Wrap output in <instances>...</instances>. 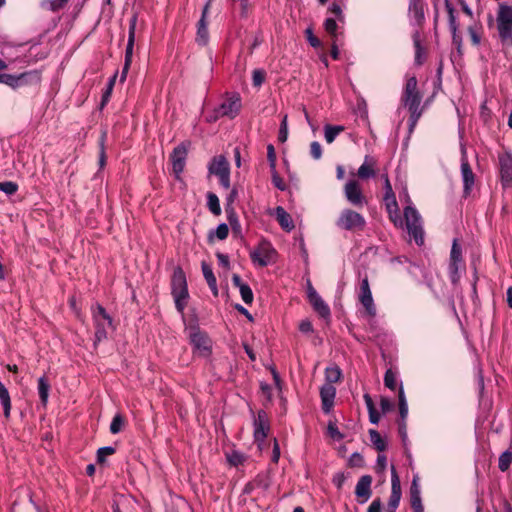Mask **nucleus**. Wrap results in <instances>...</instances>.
I'll return each instance as SVG.
<instances>
[{
	"instance_id": "1",
	"label": "nucleus",
	"mask_w": 512,
	"mask_h": 512,
	"mask_svg": "<svg viewBox=\"0 0 512 512\" xmlns=\"http://www.w3.org/2000/svg\"><path fill=\"white\" fill-rule=\"evenodd\" d=\"M406 201L408 205L404 208V221L400 217L399 210L388 213V216L396 227H403L405 224L409 235L418 246H421L424 243L422 219L417 209L412 205L408 194H406Z\"/></svg>"
},
{
	"instance_id": "2",
	"label": "nucleus",
	"mask_w": 512,
	"mask_h": 512,
	"mask_svg": "<svg viewBox=\"0 0 512 512\" xmlns=\"http://www.w3.org/2000/svg\"><path fill=\"white\" fill-rule=\"evenodd\" d=\"M417 78L413 75L407 77L405 86L402 91L400 102L410 112L409 131L412 132L422 115L420 103L422 96L417 89Z\"/></svg>"
},
{
	"instance_id": "3",
	"label": "nucleus",
	"mask_w": 512,
	"mask_h": 512,
	"mask_svg": "<svg viewBox=\"0 0 512 512\" xmlns=\"http://www.w3.org/2000/svg\"><path fill=\"white\" fill-rule=\"evenodd\" d=\"M171 295L173 296L175 308L180 314H184L189 300L186 275L181 267H176L171 278Z\"/></svg>"
},
{
	"instance_id": "4",
	"label": "nucleus",
	"mask_w": 512,
	"mask_h": 512,
	"mask_svg": "<svg viewBox=\"0 0 512 512\" xmlns=\"http://www.w3.org/2000/svg\"><path fill=\"white\" fill-rule=\"evenodd\" d=\"M92 320L95 328V339L93 346L96 349L98 344L108 338L109 329L115 330L113 318L107 313L106 309L96 304L92 306Z\"/></svg>"
},
{
	"instance_id": "5",
	"label": "nucleus",
	"mask_w": 512,
	"mask_h": 512,
	"mask_svg": "<svg viewBox=\"0 0 512 512\" xmlns=\"http://www.w3.org/2000/svg\"><path fill=\"white\" fill-rule=\"evenodd\" d=\"M336 226L345 231H362L366 226V220L360 213L346 208L340 212Z\"/></svg>"
},
{
	"instance_id": "6",
	"label": "nucleus",
	"mask_w": 512,
	"mask_h": 512,
	"mask_svg": "<svg viewBox=\"0 0 512 512\" xmlns=\"http://www.w3.org/2000/svg\"><path fill=\"white\" fill-rule=\"evenodd\" d=\"M193 353L199 357L207 358L212 353V341L205 331L199 327H192L189 333Z\"/></svg>"
},
{
	"instance_id": "7",
	"label": "nucleus",
	"mask_w": 512,
	"mask_h": 512,
	"mask_svg": "<svg viewBox=\"0 0 512 512\" xmlns=\"http://www.w3.org/2000/svg\"><path fill=\"white\" fill-rule=\"evenodd\" d=\"M208 172L219 178V183L223 188L230 187V165L225 156H214L208 164Z\"/></svg>"
},
{
	"instance_id": "8",
	"label": "nucleus",
	"mask_w": 512,
	"mask_h": 512,
	"mask_svg": "<svg viewBox=\"0 0 512 512\" xmlns=\"http://www.w3.org/2000/svg\"><path fill=\"white\" fill-rule=\"evenodd\" d=\"M276 250L268 241H261L259 246L250 252V259L253 264L260 267H266L273 263L276 256Z\"/></svg>"
},
{
	"instance_id": "9",
	"label": "nucleus",
	"mask_w": 512,
	"mask_h": 512,
	"mask_svg": "<svg viewBox=\"0 0 512 512\" xmlns=\"http://www.w3.org/2000/svg\"><path fill=\"white\" fill-rule=\"evenodd\" d=\"M242 100L238 92L226 93L224 101L217 107L218 116L234 119L241 110Z\"/></svg>"
},
{
	"instance_id": "10",
	"label": "nucleus",
	"mask_w": 512,
	"mask_h": 512,
	"mask_svg": "<svg viewBox=\"0 0 512 512\" xmlns=\"http://www.w3.org/2000/svg\"><path fill=\"white\" fill-rule=\"evenodd\" d=\"M497 29L502 40L512 36V6L500 4L497 14Z\"/></svg>"
},
{
	"instance_id": "11",
	"label": "nucleus",
	"mask_w": 512,
	"mask_h": 512,
	"mask_svg": "<svg viewBox=\"0 0 512 512\" xmlns=\"http://www.w3.org/2000/svg\"><path fill=\"white\" fill-rule=\"evenodd\" d=\"M358 298L364 307L363 316H376V306L373 301L372 293L369 286L368 278L365 277L361 280L359 287Z\"/></svg>"
},
{
	"instance_id": "12",
	"label": "nucleus",
	"mask_w": 512,
	"mask_h": 512,
	"mask_svg": "<svg viewBox=\"0 0 512 512\" xmlns=\"http://www.w3.org/2000/svg\"><path fill=\"white\" fill-rule=\"evenodd\" d=\"M187 155L188 144L185 142H182L179 145H177L170 154L172 170L177 179L180 178V175L184 171Z\"/></svg>"
},
{
	"instance_id": "13",
	"label": "nucleus",
	"mask_w": 512,
	"mask_h": 512,
	"mask_svg": "<svg viewBox=\"0 0 512 512\" xmlns=\"http://www.w3.org/2000/svg\"><path fill=\"white\" fill-rule=\"evenodd\" d=\"M344 195L347 201L354 207L361 208L367 204V200L362 193L360 184L354 179H350L345 184Z\"/></svg>"
},
{
	"instance_id": "14",
	"label": "nucleus",
	"mask_w": 512,
	"mask_h": 512,
	"mask_svg": "<svg viewBox=\"0 0 512 512\" xmlns=\"http://www.w3.org/2000/svg\"><path fill=\"white\" fill-rule=\"evenodd\" d=\"M253 428V436L255 442L260 446L262 443H264L270 430L268 415L264 410H259L257 412V416L253 421Z\"/></svg>"
},
{
	"instance_id": "15",
	"label": "nucleus",
	"mask_w": 512,
	"mask_h": 512,
	"mask_svg": "<svg viewBox=\"0 0 512 512\" xmlns=\"http://www.w3.org/2000/svg\"><path fill=\"white\" fill-rule=\"evenodd\" d=\"M307 298L312 308L320 317L327 319L331 315V311L326 302L321 298L318 292L314 289L311 282H307Z\"/></svg>"
},
{
	"instance_id": "16",
	"label": "nucleus",
	"mask_w": 512,
	"mask_h": 512,
	"mask_svg": "<svg viewBox=\"0 0 512 512\" xmlns=\"http://www.w3.org/2000/svg\"><path fill=\"white\" fill-rule=\"evenodd\" d=\"M39 74L36 71L24 72L19 75L4 74L3 84L11 88H18L31 81H38Z\"/></svg>"
},
{
	"instance_id": "17",
	"label": "nucleus",
	"mask_w": 512,
	"mask_h": 512,
	"mask_svg": "<svg viewBox=\"0 0 512 512\" xmlns=\"http://www.w3.org/2000/svg\"><path fill=\"white\" fill-rule=\"evenodd\" d=\"M461 176L463 181V194L469 196L474 186L475 176L463 151L461 158Z\"/></svg>"
},
{
	"instance_id": "18",
	"label": "nucleus",
	"mask_w": 512,
	"mask_h": 512,
	"mask_svg": "<svg viewBox=\"0 0 512 512\" xmlns=\"http://www.w3.org/2000/svg\"><path fill=\"white\" fill-rule=\"evenodd\" d=\"M500 176L503 187L512 185V154L504 153L499 156Z\"/></svg>"
},
{
	"instance_id": "19",
	"label": "nucleus",
	"mask_w": 512,
	"mask_h": 512,
	"mask_svg": "<svg viewBox=\"0 0 512 512\" xmlns=\"http://www.w3.org/2000/svg\"><path fill=\"white\" fill-rule=\"evenodd\" d=\"M210 2H208L203 10L201 18L199 19L197 23V33H196V43L200 46L207 45L209 41V32H208V22H207V15L209 10Z\"/></svg>"
},
{
	"instance_id": "20",
	"label": "nucleus",
	"mask_w": 512,
	"mask_h": 512,
	"mask_svg": "<svg viewBox=\"0 0 512 512\" xmlns=\"http://www.w3.org/2000/svg\"><path fill=\"white\" fill-rule=\"evenodd\" d=\"M445 7H446V10L448 13V24H449V29L452 34V43L459 50L461 47V44H462V37L458 31L459 25H458V22L455 17V13H454L455 10H454V7L452 6V4L448 0L445 1Z\"/></svg>"
},
{
	"instance_id": "21",
	"label": "nucleus",
	"mask_w": 512,
	"mask_h": 512,
	"mask_svg": "<svg viewBox=\"0 0 512 512\" xmlns=\"http://www.w3.org/2000/svg\"><path fill=\"white\" fill-rule=\"evenodd\" d=\"M336 396V388L331 384H324L320 388V398L322 402V410L328 414L334 406V399Z\"/></svg>"
},
{
	"instance_id": "22",
	"label": "nucleus",
	"mask_w": 512,
	"mask_h": 512,
	"mask_svg": "<svg viewBox=\"0 0 512 512\" xmlns=\"http://www.w3.org/2000/svg\"><path fill=\"white\" fill-rule=\"evenodd\" d=\"M136 25H137V15L134 14L129 20L128 41H127V45H126L125 60H124V62H127V63L132 62L133 48H134V43H135Z\"/></svg>"
},
{
	"instance_id": "23",
	"label": "nucleus",
	"mask_w": 512,
	"mask_h": 512,
	"mask_svg": "<svg viewBox=\"0 0 512 512\" xmlns=\"http://www.w3.org/2000/svg\"><path fill=\"white\" fill-rule=\"evenodd\" d=\"M275 217L283 230L290 232L295 228L292 217L282 206L275 208Z\"/></svg>"
},
{
	"instance_id": "24",
	"label": "nucleus",
	"mask_w": 512,
	"mask_h": 512,
	"mask_svg": "<svg viewBox=\"0 0 512 512\" xmlns=\"http://www.w3.org/2000/svg\"><path fill=\"white\" fill-rule=\"evenodd\" d=\"M402 496L401 482H392L391 495L389 497L386 512H395Z\"/></svg>"
},
{
	"instance_id": "25",
	"label": "nucleus",
	"mask_w": 512,
	"mask_h": 512,
	"mask_svg": "<svg viewBox=\"0 0 512 512\" xmlns=\"http://www.w3.org/2000/svg\"><path fill=\"white\" fill-rule=\"evenodd\" d=\"M410 505L414 512H424L421 491L418 482H412L410 487Z\"/></svg>"
},
{
	"instance_id": "26",
	"label": "nucleus",
	"mask_w": 512,
	"mask_h": 512,
	"mask_svg": "<svg viewBox=\"0 0 512 512\" xmlns=\"http://www.w3.org/2000/svg\"><path fill=\"white\" fill-rule=\"evenodd\" d=\"M375 160L370 157L366 156L364 163L358 168L357 175L360 179L366 180L369 178H373L376 175V172L374 170Z\"/></svg>"
},
{
	"instance_id": "27",
	"label": "nucleus",
	"mask_w": 512,
	"mask_h": 512,
	"mask_svg": "<svg viewBox=\"0 0 512 512\" xmlns=\"http://www.w3.org/2000/svg\"><path fill=\"white\" fill-rule=\"evenodd\" d=\"M202 273L203 276L212 292V294L216 297L218 296V287H217V280L213 273V270L209 264L206 262H202Z\"/></svg>"
},
{
	"instance_id": "28",
	"label": "nucleus",
	"mask_w": 512,
	"mask_h": 512,
	"mask_svg": "<svg viewBox=\"0 0 512 512\" xmlns=\"http://www.w3.org/2000/svg\"><path fill=\"white\" fill-rule=\"evenodd\" d=\"M371 482H357L356 488H355V495L357 498V501L360 504H363L369 500L372 494Z\"/></svg>"
},
{
	"instance_id": "29",
	"label": "nucleus",
	"mask_w": 512,
	"mask_h": 512,
	"mask_svg": "<svg viewBox=\"0 0 512 512\" xmlns=\"http://www.w3.org/2000/svg\"><path fill=\"white\" fill-rule=\"evenodd\" d=\"M344 126L342 125H330L326 124L324 126V137L327 143L331 144L336 137L344 131Z\"/></svg>"
},
{
	"instance_id": "30",
	"label": "nucleus",
	"mask_w": 512,
	"mask_h": 512,
	"mask_svg": "<svg viewBox=\"0 0 512 512\" xmlns=\"http://www.w3.org/2000/svg\"><path fill=\"white\" fill-rule=\"evenodd\" d=\"M464 269V262H449V278L453 285H456L461 277V270Z\"/></svg>"
},
{
	"instance_id": "31",
	"label": "nucleus",
	"mask_w": 512,
	"mask_h": 512,
	"mask_svg": "<svg viewBox=\"0 0 512 512\" xmlns=\"http://www.w3.org/2000/svg\"><path fill=\"white\" fill-rule=\"evenodd\" d=\"M49 391H50V384L48 383L47 379L44 376L40 377L38 379V394L40 397L41 404L43 406L47 405Z\"/></svg>"
},
{
	"instance_id": "32",
	"label": "nucleus",
	"mask_w": 512,
	"mask_h": 512,
	"mask_svg": "<svg viewBox=\"0 0 512 512\" xmlns=\"http://www.w3.org/2000/svg\"><path fill=\"white\" fill-rule=\"evenodd\" d=\"M226 459L228 463L234 467L243 466L247 461V457L243 453L236 450L226 453Z\"/></svg>"
},
{
	"instance_id": "33",
	"label": "nucleus",
	"mask_w": 512,
	"mask_h": 512,
	"mask_svg": "<svg viewBox=\"0 0 512 512\" xmlns=\"http://www.w3.org/2000/svg\"><path fill=\"white\" fill-rule=\"evenodd\" d=\"M342 377V371L338 366L327 367L325 370L326 384L333 385L340 381Z\"/></svg>"
},
{
	"instance_id": "34",
	"label": "nucleus",
	"mask_w": 512,
	"mask_h": 512,
	"mask_svg": "<svg viewBox=\"0 0 512 512\" xmlns=\"http://www.w3.org/2000/svg\"><path fill=\"white\" fill-rule=\"evenodd\" d=\"M398 405H399V414H400V420L399 421H406L407 415H408V404L406 401L405 393L403 386L401 385L398 392Z\"/></svg>"
},
{
	"instance_id": "35",
	"label": "nucleus",
	"mask_w": 512,
	"mask_h": 512,
	"mask_svg": "<svg viewBox=\"0 0 512 512\" xmlns=\"http://www.w3.org/2000/svg\"><path fill=\"white\" fill-rule=\"evenodd\" d=\"M369 437H370V441L372 442V444L374 445V447L376 448L377 451L383 452L386 449L387 443L382 438V436L380 435V433L378 431H376L374 429H370Z\"/></svg>"
},
{
	"instance_id": "36",
	"label": "nucleus",
	"mask_w": 512,
	"mask_h": 512,
	"mask_svg": "<svg viewBox=\"0 0 512 512\" xmlns=\"http://www.w3.org/2000/svg\"><path fill=\"white\" fill-rule=\"evenodd\" d=\"M207 207L210 212L216 216L221 214L220 201L218 196L213 192L207 193Z\"/></svg>"
},
{
	"instance_id": "37",
	"label": "nucleus",
	"mask_w": 512,
	"mask_h": 512,
	"mask_svg": "<svg viewBox=\"0 0 512 512\" xmlns=\"http://www.w3.org/2000/svg\"><path fill=\"white\" fill-rule=\"evenodd\" d=\"M512 463V450H505L500 456L498 460V467L501 471H507Z\"/></svg>"
},
{
	"instance_id": "38",
	"label": "nucleus",
	"mask_w": 512,
	"mask_h": 512,
	"mask_svg": "<svg viewBox=\"0 0 512 512\" xmlns=\"http://www.w3.org/2000/svg\"><path fill=\"white\" fill-rule=\"evenodd\" d=\"M125 418L123 417L122 414L120 413H117L111 423H110V427H109V430L112 434H118L119 432L122 431L124 425H125Z\"/></svg>"
},
{
	"instance_id": "39",
	"label": "nucleus",
	"mask_w": 512,
	"mask_h": 512,
	"mask_svg": "<svg viewBox=\"0 0 512 512\" xmlns=\"http://www.w3.org/2000/svg\"><path fill=\"white\" fill-rule=\"evenodd\" d=\"M116 452L115 447L113 446H104L98 448L96 452V462L97 464H104L106 461V457L113 455Z\"/></svg>"
},
{
	"instance_id": "40",
	"label": "nucleus",
	"mask_w": 512,
	"mask_h": 512,
	"mask_svg": "<svg viewBox=\"0 0 512 512\" xmlns=\"http://www.w3.org/2000/svg\"><path fill=\"white\" fill-rule=\"evenodd\" d=\"M449 262H463L462 258V248L458 243L457 239L453 240L451 252H450V260Z\"/></svg>"
},
{
	"instance_id": "41",
	"label": "nucleus",
	"mask_w": 512,
	"mask_h": 512,
	"mask_svg": "<svg viewBox=\"0 0 512 512\" xmlns=\"http://www.w3.org/2000/svg\"><path fill=\"white\" fill-rule=\"evenodd\" d=\"M116 77H117V74H114L109 79V81L107 83V86H106V89H105V91L102 94L101 107H104L108 103V101L110 99V96H111V93H112V90H113V87H114V84H115Z\"/></svg>"
},
{
	"instance_id": "42",
	"label": "nucleus",
	"mask_w": 512,
	"mask_h": 512,
	"mask_svg": "<svg viewBox=\"0 0 512 512\" xmlns=\"http://www.w3.org/2000/svg\"><path fill=\"white\" fill-rule=\"evenodd\" d=\"M384 204L386 207L387 213H392L399 210L398 203L396 201V197L394 193L389 195H384Z\"/></svg>"
},
{
	"instance_id": "43",
	"label": "nucleus",
	"mask_w": 512,
	"mask_h": 512,
	"mask_svg": "<svg viewBox=\"0 0 512 512\" xmlns=\"http://www.w3.org/2000/svg\"><path fill=\"white\" fill-rule=\"evenodd\" d=\"M130 502L131 498L125 495H120L116 497L113 503V511L122 512V509L125 508L127 504H130Z\"/></svg>"
},
{
	"instance_id": "44",
	"label": "nucleus",
	"mask_w": 512,
	"mask_h": 512,
	"mask_svg": "<svg viewBox=\"0 0 512 512\" xmlns=\"http://www.w3.org/2000/svg\"><path fill=\"white\" fill-rule=\"evenodd\" d=\"M239 292H240L241 298L245 304H247V305L252 304L254 296H253L252 289L250 288V286L248 284L241 285Z\"/></svg>"
},
{
	"instance_id": "45",
	"label": "nucleus",
	"mask_w": 512,
	"mask_h": 512,
	"mask_svg": "<svg viewBox=\"0 0 512 512\" xmlns=\"http://www.w3.org/2000/svg\"><path fill=\"white\" fill-rule=\"evenodd\" d=\"M18 184L13 181L0 182V191L7 195H13L18 191Z\"/></svg>"
},
{
	"instance_id": "46",
	"label": "nucleus",
	"mask_w": 512,
	"mask_h": 512,
	"mask_svg": "<svg viewBox=\"0 0 512 512\" xmlns=\"http://www.w3.org/2000/svg\"><path fill=\"white\" fill-rule=\"evenodd\" d=\"M226 213H227V219L229 221V224L231 225L232 230L240 231L241 225L238 221V217H237V214L235 213L234 209L231 208V210H229L228 208H226Z\"/></svg>"
},
{
	"instance_id": "47",
	"label": "nucleus",
	"mask_w": 512,
	"mask_h": 512,
	"mask_svg": "<svg viewBox=\"0 0 512 512\" xmlns=\"http://www.w3.org/2000/svg\"><path fill=\"white\" fill-rule=\"evenodd\" d=\"M413 42H414V46H415V62L418 65H421L422 64V61H421L422 46L420 43L419 32H415L413 34Z\"/></svg>"
},
{
	"instance_id": "48",
	"label": "nucleus",
	"mask_w": 512,
	"mask_h": 512,
	"mask_svg": "<svg viewBox=\"0 0 512 512\" xmlns=\"http://www.w3.org/2000/svg\"><path fill=\"white\" fill-rule=\"evenodd\" d=\"M328 435L336 441H341L344 438V435L339 431L336 424L332 421H329L328 427H327Z\"/></svg>"
},
{
	"instance_id": "49",
	"label": "nucleus",
	"mask_w": 512,
	"mask_h": 512,
	"mask_svg": "<svg viewBox=\"0 0 512 512\" xmlns=\"http://www.w3.org/2000/svg\"><path fill=\"white\" fill-rule=\"evenodd\" d=\"M324 28L328 34H330L333 38H337V29L338 25L336 23V20L333 18H327L324 21Z\"/></svg>"
},
{
	"instance_id": "50",
	"label": "nucleus",
	"mask_w": 512,
	"mask_h": 512,
	"mask_svg": "<svg viewBox=\"0 0 512 512\" xmlns=\"http://www.w3.org/2000/svg\"><path fill=\"white\" fill-rule=\"evenodd\" d=\"M384 384L390 390L394 391L396 389V375H395V373L391 369H388L385 372Z\"/></svg>"
},
{
	"instance_id": "51",
	"label": "nucleus",
	"mask_w": 512,
	"mask_h": 512,
	"mask_svg": "<svg viewBox=\"0 0 512 512\" xmlns=\"http://www.w3.org/2000/svg\"><path fill=\"white\" fill-rule=\"evenodd\" d=\"M287 138H288L287 115H284V117L281 121V124H280L279 132H278V141L281 143H284V142H286Z\"/></svg>"
},
{
	"instance_id": "52",
	"label": "nucleus",
	"mask_w": 512,
	"mask_h": 512,
	"mask_svg": "<svg viewBox=\"0 0 512 512\" xmlns=\"http://www.w3.org/2000/svg\"><path fill=\"white\" fill-rule=\"evenodd\" d=\"M272 174V184L280 191H285L287 189V185L285 184L284 180L280 177L278 172L276 171V168L274 171H271Z\"/></svg>"
},
{
	"instance_id": "53",
	"label": "nucleus",
	"mask_w": 512,
	"mask_h": 512,
	"mask_svg": "<svg viewBox=\"0 0 512 512\" xmlns=\"http://www.w3.org/2000/svg\"><path fill=\"white\" fill-rule=\"evenodd\" d=\"M267 160L269 162V167L271 171H274L276 168V152L275 148L272 144L267 146Z\"/></svg>"
},
{
	"instance_id": "54",
	"label": "nucleus",
	"mask_w": 512,
	"mask_h": 512,
	"mask_svg": "<svg viewBox=\"0 0 512 512\" xmlns=\"http://www.w3.org/2000/svg\"><path fill=\"white\" fill-rule=\"evenodd\" d=\"M265 81V72L261 69H255L252 74L253 85L259 87Z\"/></svg>"
},
{
	"instance_id": "55",
	"label": "nucleus",
	"mask_w": 512,
	"mask_h": 512,
	"mask_svg": "<svg viewBox=\"0 0 512 512\" xmlns=\"http://www.w3.org/2000/svg\"><path fill=\"white\" fill-rule=\"evenodd\" d=\"M310 155L315 160H319L322 157V147L319 142L313 141L310 144Z\"/></svg>"
},
{
	"instance_id": "56",
	"label": "nucleus",
	"mask_w": 512,
	"mask_h": 512,
	"mask_svg": "<svg viewBox=\"0 0 512 512\" xmlns=\"http://www.w3.org/2000/svg\"><path fill=\"white\" fill-rule=\"evenodd\" d=\"M409 10L413 12L414 17L417 21H422L424 19V13L421 7L418 6V4L413 1L409 5Z\"/></svg>"
},
{
	"instance_id": "57",
	"label": "nucleus",
	"mask_w": 512,
	"mask_h": 512,
	"mask_svg": "<svg viewBox=\"0 0 512 512\" xmlns=\"http://www.w3.org/2000/svg\"><path fill=\"white\" fill-rule=\"evenodd\" d=\"M229 234V228L226 223H221L217 226L215 235L219 240H224Z\"/></svg>"
},
{
	"instance_id": "58",
	"label": "nucleus",
	"mask_w": 512,
	"mask_h": 512,
	"mask_svg": "<svg viewBox=\"0 0 512 512\" xmlns=\"http://www.w3.org/2000/svg\"><path fill=\"white\" fill-rule=\"evenodd\" d=\"M387 466V458L384 454H379L376 460L375 470L378 474L382 473Z\"/></svg>"
},
{
	"instance_id": "59",
	"label": "nucleus",
	"mask_w": 512,
	"mask_h": 512,
	"mask_svg": "<svg viewBox=\"0 0 512 512\" xmlns=\"http://www.w3.org/2000/svg\"><path fill=\"white\" fill-rule=\"evenodd\" d=\"M364 463V459L361 454L355 452L349 458V465L352 467H361Z\"/></svg>"
},
{
	"instance_id": "60",
	"label": "nucleus",
	"mask_w": 512,
	"mask_h": 512,
	"mask_svg": "<svg viewBox=\"0 0 512 512\" xmlns=\"http://www.w3.org/2000/svg\"><path fill=\"white\" fill-rule=\"evenodd\" d=\"M398 433L403 444L406 445L408 439L406 421H398Z\"/></svg>"
},
{
	"instance_id": "61",
	"label": "nucleus",
	"mask_w": 512,
	"mask_h": 512,
	"mask_svg": "<svg viewBox=\"0 0 512 512\" xmlns=\"http://www.w3.org/2000/svg\"><path fill=\"white\" fill-rule=\"evenodd\" d=\"M216 257H217L219 266L223 267L224 269L230 268L229 256L227 254L217 252Z\"/></svg>"
},
{
	"instance_id": "62",
	"label": "nucleus",
	"mask_w": 512,
	"mask_h": 512,
	"mask_svg": "<svg viewBox=\"0 0 512 512\" xmlns=\"http://www.w3.org/2000/svg\"><path fill=\"white\" fill-rule=\"evenodd\" d=\"M306 36H307V40H308L309 44L312 47L318 48L321 45L320 40L316 36H314V34L310 28H308L306 30Z\"/></svg>"
},
{
	"instance_id": "63",
	"label": "nucleus",
	"mask_w": 512,
	"mask_h": 512,
	"mask_svg": "<svg viewBox=\"0 0 512 512\" xmlns=\"http://www.w3.org/2000/svg\"><path fill=\"white\" fill-rule=\"evenodd\" d=\"M299 330L305 334L313 332V325L311 321L308 319L302 320L299 324Z\"/></svg>"
},
{
	"instance_id": "64",
	"label": "nucleus",
	"mask_w": 512,
	"mask_h": 512,
	"mask_svg": "<svg viewBox=\"0 0 512 512\" xmlns=\"http://www.w3.org/2000/svg\"><path fill=\"white\" fill-rule=\"evenodd\" d=\"M329 11L334 14L339 21H343L344 19V15L342 13V9L340 7L339 4L337 3H333L330 7H329Z\"/></svg>"
}]
</instances>
